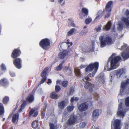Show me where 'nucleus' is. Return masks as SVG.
Listing matches in <instances>:
<instances>
[{
  "label": "nucleus",
  "instance_id": "obj_1",
  "mask_svg": "<svg viewBox=\"0 0 129 129\" xmlns=\"http://www.w3.org/2000/svg\"><path fill=\"white\" fill-rule=\"evenodd\" d=\"M99 66V63L97 62L90 64L86 68L85 73L87 74L92 72L88 75L90 77H93L97 71Z\"/></svg>",
  "mask_w": 129,
  "mask_h": 129
},
{
  "label": "nucleus",
  "instance_id": "obj_2",
  "mask_svg": "<svg viewBox=\"0 0 129 129\" xmlns=\"http://www.w3.org/2000/svg\"><path fill=\"white\" fill-rule=\"evenodd\" d=\"M116 55L115 53H113L109 58V60H110V66L111 68L115 69L117 68L118 66V62L121 59L120 56H115Z\"/></svg>",
  "mask_w": 129,
  "mask_h": 129
},
{
  "label": "nucleus",
  "instance_id": "obj_3",
  "mask_svg": "<svg viewBox=\"0 0 129 129\" xmlns=\"http://www.w3.org/2000/svg\"><path fill=\"white\" fill-rule=\"evenodd\" d=\"M101 42V47L102 48L104 47L108 44H113V42L109 37L106 36H102L99 37Z\"/></svg>",
  "mask_w": 129,
  "mask_h": 129
},
{
  "label": "nucleus",
  "instance_id": "obj_4",
  "mask_svg": "<svg viewBox=\"0 0 129 129\" xmlns=\"http://www.w3.org/2000/svg\"><path fill=\"white\" fill-rule=\"evenodd\" d=\"M122 102L119 103L118 107L117 115L118 116L123 118L126 114V110L125 107L122 106Z\"/></svg>",
  "mask_w": 129,
  "mask_h": 129
},
{
  "label": "nucleus",
  "instance_id": "obj_5",
  "mask_svg": "<svg viewBox=\"0 0 129 129\" xmlns=\"http://www.w3.org/2000/svg\"><path fill=\"white\" fill-rule=\"evenodd\" d=\"M39 45L43 49H47L49 48L50 45V40L47 38L43 39L40 42Z\"/></svg>",
  "mask_w": 129,
  "mask_h": 129
},
{
  "label": "nucleus",
  "instance_id": "obj_6",
  "mask_svg": "<svg viewBox=\"0 0 129 129\" xmlns=\"http://www.w3.org/2000/svg\"><path fill=\"white\" fill-rule=\"evenodd\" d=\"M113 2L110 1L107 4L104 10V12H106V14L105 15V18H108L110 15V13L111 11V5Z\"/></svg>",
  "mask_w": 129,
  "mask_h": 129
},
{
  "label": "nucleus",
  "instance_id": "obj_7",
  "mask_svg": "<svg viewBox=\"0 0 129 129\" xmlns=\"http://www.w3.org/2000/svg\"><path fill=\"white\" fill-rule=\"evenodd\" d=\"M125 48H126L125 52L123 53L122 55L124 59H126L129 57V47L127 46L126 44H125L121 46L120 50H122Z\"/></svg>",
  "mask_w": 129,
  "mask_h": 129
},
{
  "label": "nucleus",
  "instance_id": "obj_8",
  "mask_svg": "<svg viewBox=\"0 0 129 129\" xmlns=\"http://www.w3.org/2000/svg\"><path fill=\"white\" fill-rule=\"evenodd\" d=\"M124 15L126 16H124L122 17L121 20L126 25L129 26V11L126 10L124 13Z\"/></svg>",
  "mask_w": 129,
  "mask_h": 129
},
{
  "label": "nucleus",
  "instance_id": "obj_9",
  "mask_svg": "<svg viewBox=\"0 0 129 129\" xmlns=\"http://www.w3.org/2000/svg\"><path fill=\"white\" fill-rule=\"evenodd\" d=\"M128 83H129V79H127L126 81L125 82H122L121 86L120 92V94H126V92L125 91L126 88L125 87L127 84Z\"/></svg>",
  "mask_w": 129,
  "mask_h": 129
},
{
  "label": "nucleus",
  "instance_id": "obj_10",
  "mask_svg": "<svg viewBox=\"0 0 129 129\" xmlns=\"http://www.w3.org/2000/svg\"><path fill=\"white\" fill-rule=\"evenodd\" d=\"M121 123V120L118 119H113V121L112 122V126L113 125L114 129H121L120 125Z\"/></svg>",
  "mask_w": 129,
  "mask_h": 129
},
{
  "label": "nucleus",
  "instance_id": "obj_11",
  "mask_svg": "<svg viewBox=\"0 0 129 129\" xmlns=\"http://www.w3.org/2000/svg\"><path fill=\"white\" fill-rule=\"evenodd\" d=\"M15 66L18 69H20L21 67V60L20 58H16L13 61Z\"/></svg>",
  "mask_w": 129,
  "mask_h": 129
},
{
  "label": "nucleus",
  "instance_id": "obj_12",
  "mask_svg": "<svg viewBox=\"0 0 129 129\" xmlns=\"http://www.w3.org/2000/svg\"><path fill=\"white\" fill-rule=\"evenodd\" d=\"M77 120L76 117L74 115L71 116L67 122V124L68 125H71L74 124L76 122Z\"/></svg>",
  "mask_w": 129,
  "mask_h": 129
},
{
  "label": "nucleus",
  "instance_id": "obj_13",
  "mask_svg": "<svg viewBox=\"0 0 129 129\" xmlns=\"http://www.w3.org/2000/svg\"><path fill=\"white\" fill-rule=\"evenodd\" d=\"M125 69L124 68H122L116 70V78H120L123 74L125 73Z\"/></svg>",
  "mask_w": 129,
  "mask_h": 129
},
{
  "label": "nucleus",
  "instance_id": "obj_14",
  "mask_svg": "<svg viewBox=\"0 0 129 129\" xmlns=\"http://www.w3.org/2000/svg\"><path fill=\"white\" fill-rule=\"evenodd\" d=\"M88 105L87 103H85L80 104L78 106V108L80 111L86 110L88 108Z\"/></svg>",
  "mask_w": 129,
  "mask_h": 129
},
{
  "label": "nucleus",
  "instance_id": "obj_15",
  "mask_svg": "<svg viewBox=\"0 0 129 129\" xmlns=\"http://www.w3.org/2000/svg\"><path fill=\"white\" fill-rule=\"evenodd\" d=\"M67 100H63L58 103V108L60 109H63L67 105L68 102Z\"/></svg>",
  "mask_w": 129,
  "mask_h": 129
},
{
  "label": "nucleus",
  "instance_id": "obj_16",
  "mask_svg": "<svg viewBox=\"0 0 129 129\" xmlns=\"http://www.w3.org/2000/svg\"><path fill=\"white\" fill-rule=\"evenodd\" d=\"M97 81L101 84H103L105 82V78L103 73L100 74L96 78Z\"/></svg>",
  "mask_w": 129,
  "mask_h": 129
},
{
  "label": "nucleus",
  "instance_id": "obj_17",
  "mask_svg": "<svg viewBox=\"0 0 129 129\" xmlns=\"http://www.w3.org/2000/svg\"><path fill=\"white\" fill-rule=\"evenodd\" d=\"M21 54L20 50L17 49L14 50L12 54L13 58H15L19 56Z\"/></svg>",
  "mask_w": 129,
  "mask_h": 129
},
{
  "label": "nucleus",
  "instance_id": "obj_18",
  "mask_svg": "<svg viewBox=\"0 0 129 129\" xmlns=\"http://www.w3.org/2000/svg\"><path fill=\"white\" fill-rule=\"evenodd\" d=\"M99 115V110L98 109L95 110L93 111L92 115L93 119L96 120Z\"/></svg>",
  "mask_w": 129,
  "mask_h": 129
},
{
  "label": "nucleus",
  "instance_id": "obj_19",
  "mask_svg": "<svg viewBox=\"0 0 129 129\" xmlns=\"http://www.w3.org/2000/svg\"><path fill=\"white\" fill-rule=\"evenodd\" d=\"M104 14H105V15L106 13V12H104V10L103 11L102 10H99L97 13L96 17L94 19V20L97 19H100Z\"/></svg>",
  "mask_w": 129,
  "mask_h": 129
},
{
  "label": "nucleus",
  "instance_id": "obj_20",
  "mask_svg": "<svg viewBox=\"0 0 129 129\" xmlns=\"http://www.w3.org/2000/svg\"><path fill=\"white\" fill-rule=\"evenodd\" d=\"M93 86V85L91 84L89 82H86L84 86V87L86 89H88L89 91L91 92L92 91Z\"/></svg>",
  "mask_w": 129,
  "mask_h": 129
},
{
  "label": "nucleus",
  "instance_id": "obj_21",
  "mask_svg": "<svg viewBox=\"0 0 129 129\" xmlns=\"http://www.w3.org/2000/svg\"><path fill=\"white\" fill-rule=\"evenodd\" d=\"M19 118V114L17 113L13 115L12 121V122L15 124H17L18 122Z\"/></svg>",
  "mask_w": 129,
  "mask_h": 129
},
{
  "label": "nucleus",
  "instance_id": "obj_22",
  "mask_svg": "<svg viewBox=\"0 0 129 129\" xmlns=\"http://www.w3.org/2000/svg\"><path fill=\"white\" fill-rule=\"evenodd\" d=\"M8 83L7 79L5 78L2 79L0 81V86H6L8 84Z\"/></svg>",
  "mask_w": 129,
  "mask_h": 129
},
{
  "label": "nucleus",
  "instance_id": "obj_23",
  "mask_svg": "<svg viewBox=\"0 0 129 129\" xmlns=\"http://www.w3.org/2000/svg\"><path fill=\"white\" fill-rule=\"evenodd\" d=\"M67 54V51L66 50H63L59 53V57L60 59H63L65 57Z\"/></svg>",
  "mask_w": 129,
  "mask_h": 129
},
{
  "label": "nucleus",
  "instance_id": "obj_24",
  "mask_svg": "<svg viewBox=\"0 0 129 129\" xmlns=\"http://www.w3.org/2000/svg\"><path fill=\"white\" fill-rule=\"evenodd\" d=\"M111 25V22L110 21H109L108 22L106 25L103 27V29L105 30H108L110 29Z\"/></svg>",
  "mask_w": 129,
  "mask_h": 129
},
{
  "label": "nucleus",
  "instance_id": "obj_25",
  "mask_svg": "<svg viewBox=\"0 0 129 129\" xmlns=\"http://www.w3.org/2000/svg\"><path fill=\"white\" fill-rule=\"evenodd\" d=\"M64 61H62L57 67H55L54 68V70L57 71H59L62 68V65Z\"/></svg>",
  "mask_w": 129,
  "mask_h": 129
},
{
  "label": "nucleus",
  "instance_id": "obj_26",
  "mask_svg": "<svg viewBox=\"0 0 129 129\" xmlns=\"http://www.w3.org/2000/svg\"><path fill=\"white\" fill-rule=\"evenodd\" d=\"M82 11L83 16H85L88 15V10L87 9L83 8L82 9Z\"/></svg>",
  "mask_w": 129,
  "mask_h": 129
},
{
  "label": "nucleus",
  "instance_id": "obj_27",
  "mask_svg": "<svg viewBox=\"0 0 129 129\" xmlns=\"http://www.w3.org/2000/svg\"><path fill=\"white\" fill-rule=\"evenodd\" d=\"M34 97L32 95H29L26 98V100L29 102L31 103L34 100Z\"/></svg>",
  "mask_w": 129,
  "mask_h": 129
},
{
  "label": "nucleus",
  "instance_id": "obj_28",
  "mask_svg": "<svg viewBox=\"0 0 129 129\" xmlns=\"http://www.w3.org/2000/svg\"><path fill=\"white\" fill-rule=\"evenodd\" d=\"M48 69V67L45 68L43 70V71L42 72L41 75V76L43 77H46L47 72Z\"/></svg>",
  "mask_w": 129,
  "mask_h": 129
},
{
  "label": "nucleus",
  "instance_id": "obj_29",
  "mask_svg": "<svg viewBox=\"0 0 129 129\" xmlns=\"http://www.w3.org/2000/svg\"><path fill=\"white\" fill-rule=\"evenodd\" d=\"M51 97L53 99H57L59 98V96L55 92H53L51 93L50 94Z\"/></svg>",
  "mask_w": 129,
  "mask_h": 129
},
{
  "label": "nucleus",
  "instance_id": "obj_30",
  "mask_svg": "<svg viewBox=\"0 0 129 129\" xmlns=\"http://www.w3.org/2000/svg\"><path fill=\"white\" fill-rule=\"evenodd\" d=\"M38 122L37 120H35L33 121L31 125L32 126L33 128H36L38 126Z\"/></svg>",
  "mask_w": 129,
  "mask_h": 129
},
{
  "label": "nucleus",
  "instance_id": "obj_31",
  "mask_svg": "<svg viewBox=\"0 0 129 129\" xmlns=\"http://www.w3.org/2000/svg\"><path fill=\"white\" fill-rule=\"evenodd\" d=\"M91 43L92 45L91 46L89 47L90 49L88 51L90 52H92L94 51V45L95 44V42L94 41H92Z\"/></svg>",
  "mask_w": 129,
  "mask_h": 129
},
{
  "label": "nucleus",
  "instance_id": "obj_32",
  "mask_svg": "<svg viewBox=\"0 0 129 129\" xmlns=\"http://www.w3.org/2000/svg\"><path fill=\"white\" fill-rule=\"evenodd\" d=\"M76 30L75 29L73 28L71 29L67 33V35L69 36H71L73 35L74 33Z\"/></svg>",
  "mask_w": 129,
  "mask_h": 129
},
{
  "label": "nucleus",
  "instance_id": "obj_33",
  "mask_svg": "<svg viewBox=\"0 0 129 129\" xmlns=\"http://www.w3.org/2000/svg\"><path fill=\"white\" fill-rule=\"evenodd\" d=\"M66 71V73L68 75H70L71 74L72 71L71 69L68 67H66L64 69Z\"/></svg>",
  "mask_w": 129,
  "mask_h": 129
},
{
  "label": "nucleus",
  "instance_id": "obj_34",
  "mask_svg": "<svg viewBox=\"0 0 129 129\" xmlns=\"http://www.w3.org/2000/svg\"><path fill=\"white\" fill-rule=\"evenodd\" d=\"M4 109L3 104L0 103V115H2L4 113Z\"/></svg>",
  "mask_w": 129,
  "mask_h": 129
},
{
  "label": "nucleus",
  "instance_id": "obj_35",
  "mask_svg": "<svg viewBox=\"0 0 129 129\" xmlns=\"http://www.w3.org/2000/svg\"><path fill=\"white\" fill-rule=\"evenodd\" d=\"M70 43L69 42H64L60 44H59V46L61 48H63L66 46H67V44Z\"/></svg>",
  "mask_w": 129,
  "mask_h": 129
},
{
  "label": "nucleus",
  "instance_id": "obj_36",
  "mask_svg": "<svg viewBox=\"0 0 129 129\" xmlns=\"http://www.w3.org/2000/svg\"><path fill=\"white\" fill-rule=\"evenodd\" d=\"M26 104V102L25 101H23L22 104L21 105L20 108L19 110V112H20L24 108Z\"/></svg>",
  "mask_w": 129,
  "mask_h": 129
},
{
  "label": "nucleus",
  "instance_id": "obj_37",
  "mask_svg": "<svg viewBox=\"0 0 129 129\" xmlns=\"http://www.w3.org/2000/svg\"><path fill=\"white\" fill-rule=\"evenodd\" d=\"M47 107L46 105H45L42 109L41 110V115L43 117H44L45 116V112L46 111V108Z\"/></svg>",
  "mask_w": 129,
  "mask_h": 129
},
{
  "label": "nucleus",
  "instance_id": "obj_38",
  "mask_svg": "<svg viewBox=\"0 0 129 129\" xmlns=\"http://www.w3.org/2000/svg\"><path fill=\"white\" fill-rule=\"evenodd\" d=\"M75 72L77 77H80L81 74L80 70L77 68H75L74 70Z\"/></svg>",
  "mask_w": 129,
  "mask_h": 129
},
{
  "label": "nucleus",
  "instance_id": "obj_39",
  "mask_svg": "<svg viewBox=\"0 0 129 129\" xmlns=\"http://www.w3.org/2000/svg\"><path fill=\"white\" fill-rule=\"evenodd\" d=\"M74 108V106L73 105L68 106L66 108V109L69 112L72 111Z\"/></svg>",
  "mask_w": 129,
  "mask_h": 129
},
{
  "label": "nucleus",
  "instance_id": "obj_40",
  "mask_svg": "<svg viewBox=\"0 0 129 129\" xmlns=\"http://www.w3.org/2000/svg\"><path fill=\"white\" fill-rule=\"evenodd\" d=\"M104 69L107 71H110L111 70L114 69L113 68H111V67L110 66V67L109 68V65L108 63H107L106 66L105 67Z\"/></svg>",
  "mask_w": 129,
  "mask_h": 129
},
{
  "label": "nucleus",
  "instance_id": "obj_41",
  "mask_svg": "<svg viewBox=\"0 0 129 129\" xmlns=\"http://www.w3.org/2000/svg\"><path fill=\"white\" fill-rule=\"evenodd\" d=\"M88 31L87 30H83L80 33V35L81 36H85L87 33Z\"/></svg>",
  "mask_w": 129,
  "mask_h": 129
},
{
  "label": "nucleus",
  "instance_id": "obj_42",
  "mask_svg": "<svg viewBox=\"0 0 129 129\" xmlns=\"http://www.w3.org/2000/svg\"><path fill=\"white\" fill-rule=\"evenodd\" d=\"M0 67L1 70L3 71L4 72L6 71L7 70L6 68L5 64H4L3 63L2 64L1 66Z\"/></svg>",
  "mask_w": 129,
  "mask_h": 129
},
{
  "label": "nucleus",
  "instance_id": "obj_43",
  "mask_svg": "<svg viewBox=\"0 0 129 129\" xmlns=\"http://www.w3.org/2000/svg\"><path fill=\"white\" fill-rule=\"evenodd\" d=\"M68 25L70 26H72L74 27L75 26V24L74 21L72 20H69Z\"/></svg>",
  "mask_w": 129,
  "mask_h": 129
},
{
  "label": "nucleus",
  "instance_id": "obj_44",
  "mask_svg": "<svg viewBox=\"0 0 129 129\" xmlns=\"http://www.w3.org/2000/svg\"><path fill=\"white\" fill-rule=\"evenodd\" d=\"M123 25L122 23L119 22L117 28L119 30H121L123 27Z\"/></svg>",
  "mask_w": 129,
  "mask_h": 129
},
{
  "label": "nucleus",
  "instance_id": "obj_45",
  "mask_svg": "<svg viewBox=\"0 0 129 129\" xmlns=\"http://www.w3.org/2000/svg\"><path fill=\"white\" fill-rule=\"evenodd\" d=\"M125 105L127 107H129V96L127 97L125 99Z\"/></svg>",
  "mask_w": 129,
  "mask_h": 129
},
{
  "label": "nucleus",
  "instance_id": "obj_46",
  "mask_svg": "<svg viewBox=\"0 0 129 129\" xmlns=\"http://www.w3.org/2000/svg\"><path fill=\"white\" fill-rule=\"evenodd\" d=\"M110 76L112 78H116V73L115 70L114 71L112 72L110 74Z\"/></svg>",
  "mask_w": 129,
  "mask_h": 129
},
{
  "label": "nucleus",
  "instance_id": "obj_47",
  "mask_svg": "<svg viewBox=\"0 0 129 129\" xmlns=\"http://www.w3.org/2000/svg\"><path fill=\"white\" fill-rule=\"evenodd\" d=\"M9 98L8 97L6 96L4 98L3 102V103L4 104H6L9 101Z\"/></svg>",
  "mask_w": 129,
  "mask_h": 129
},
{
  "label": "nucleus",
  "instance_id": "obj_48",
  "mask_svg": "<svg viewBox=\"0 0 129 129\" xmlns=\"http://www.w3.org/2000/svg\"><path fill=\"white\" fill-rule=\"evenodd\" d=\"M86 123L85 122H81L80 123L79 125V127L80 128H83L85 127L86 125Z\"/></svg>",
  "mask_w": 129,
  "mask_h": 129
},
{
  "label": "nucleus",
  "instance_id": "obj_49",
  "mask_svg": "<svg viewBox=\"0 0 129 129\" xmlns=\"http://www.w3.org/2000/svg\"><path fill=\"white\" fill-rule=\"evenodd\" d=\"M78 100V98L76 97H72L71 100V103H72L74 101H77Z\"/></svg>",
  "mask_w": 129,
  "mask_h": 129
},
{
  "label": "nucleus",
  "instance_id": "obj_50",
  "mask_svg": "<svg viewBox=\"0 0 129 129\" xmlns=\"http://www.w3.org/2000/svg\"><path fill=\"white\" fill-rule=\"evenodd\" d=\"M68 84V81H63L62 83V85L64 87H66Z\"/></svg>",
  "mask_w": 129,
  "mask_h": 129
},
{
  "label": "nucleus",
  "instance_id": "obj_51",
  "mask_svg": "<svg viewBox=\"0 0 129 129\" xmlns=\"http://www.w3.org/2000/svg\"><path fill=\"white\" fill-rule=\"evenodd\" d=\"M91 20L92 19L90 17L87 18L85 20V23L86 24H89L91 22Z\"/></svg>",
  "mask_w": 129,
  "mask_h": 129
},
{
  "label": "nucleus",
  "instance_id": "obj_52",
  "mask_svg": "<svg viewBox=\"0 0 129 129\" xmlns=\"http://www.w3.org/2000/svg\"><path fill=\"white\" fill-rule=\"evenodd\" d=\"M55 90L56 92H58L60 89V86L57 85H56L55 87Z\"/></svg>",
  "mask_w": 129,
  "mask_h": 129
},
{
  "label": "nucleus",
  "instance_id": "obj_53",
  "mask_svg": "<svg viewBox=\"0 0 129 129\" xmlns=\"http://www.w3.org/2000/svg\"><path fill=\"white\" fill-rule=\"evenodd\" d=\"M47 114L49 116L53 115L54 114L53 111V110L49 111Z\"/></svg>",
  "mask_w": 129,
  "mask_h": 129
},
{
  "label": "nucleus",
  "instance_id": "obj_54",
  "mask_svg": "<svg viewBox=\"0 0 129 129\" xmlns=\"http://www.w3.org/2000/svg\"><path fill=\"white\" fill-rule=\"evenodd\" d=\"M10 75L12 77H14L16 76L15 73L13 71H11L9 72Z\"/></svg>",
  "mask_w": 129,
  "mask_h": 129
},
{
  "label": "nucleus",
  "instance_id": "obj_55",
  "mask_svg": "<svg viewBox=\"0 0 129 129\" xmlns=\"http://www.w3.org/2000/svg\"><path fill=\"white\" fill-rule=\"evenodd\" d=\"M58 2L62 6H63L64 5L65 3L64 0H59Z\"/></svg>",
  "mask_w": 129,
  "mask_h": 129
},
{
  "label": "nucleus",
  "instance_id": "obj_56",
  "mask_svg": "<svg viewBox=\"0 0 129 129\" xmlns=\"http://www.w3.org/2000/svg\"><path fill=\"white\" fill-rule=\"evenodd\" d=\"M50 129H54V125L52 123H50L49 124Z\"/></svg>",
  "mask_w": 129,
  "mask_h": 129
},
{
  "label": "nucleus",
  "instance_id": "obj_57",
  "mask_svg": "<svg viewBox=\"0 0 129 129\" xmlns=\"http://www.w3.org/2000/svg\"><path fill=\"white\" fill-rule=\"evenodd\" d=\"M101 25H99L98 27H97L95 28V29H96V31L98 32L101 30Z\"/></svg>",
  "mask_w": 129,
  "mask_h": 129
},
{
  "label": "nucleus",
  "instance_id": "obj_58",
  "mask_svg": "<svg viewBox=\"0 0 129 129\" xmlns=\"http://www.w3.org/2000/svg\"><path fill=\"white\" fill-rule=\"evenodd\" d=\"M42 79L41 82V84H42L44 83L46 80L47 79V77H44Z\"/></svg>",
  "mask_w": 129,
  "mask_h": 129
},
{
  "label": "nucleus",
  "instance_id": "obj_59",
  "mask_svg": "<svg viewBox=\"0 0 129 129\" xmlns=\"http://www.w3.org/2000/svg\"><path fill=\"white\" fill-rule=\"evenodd\" d=\"M35 112V110L34 109H32L29 112V115H32Z\"/></svg>",
  "mask_w": 129,
  "mask_h": 129
},
{
  "label": "nucleus",
  "instance_id": "obj_60",
  "mask_svg": "<svg viewBox=\"0 0 129 129\" xmlns=\"http://www.w3.org/2000/svg\"><path fill=\"white\" fill-rule=\"evenodd\" d=\"M93 95L94 96L95 98L96 99L99 97L98 94L96 93H95L94 94H93Z\"/></svg>",
  "mask_w": 129,
  "mask_h": 129
},
{
  "label": "nucleus",
  "instance_id": "obj_61",
  "mask_svg": "<svg viewBox=\"0 0 129 129\" xmlns=\"http://www.w3.org/2000/svg\"><path fill=\"white\" fill-rule=\"evenodd\" d=\"M38 114V113L37 111L35 112L33 115V117H35Z\"/></svg>",
  "mask_w": 129,
  "mask_h": 129
},
{
  "label": "nucleus",
  "instance_id": "obj_62",
  "mask_svg": "<svg viewBox=\"0 0 129 129\" xmlns=\"http://www.w3.org/2000/svg\"><path fill=\"white\" fill-rule=\"evenodd\" d=\"M84 79L86 81L89 80L90 78L88 76H86L84 78Z\"/></svg>",
  "mask_w": 129,
  "mask_h": 129
},
{
  "label": "nucleus",
  "instance_id": "obj_63",
  "mask_svg": "<svg viewBox=\"0 0 129 129\" xmlns=\"http://www.w3.org/2000/svg\"><path fill=\"white\" fill-rule=\"evenodd\" d=\"M85 66L84 65H81L79 67L80 69H82L85 68Z\"/></svg>",
  "mask_w": 129,
  "mask_h": 129
},
{
  "label": "nucleus",
  "instance_id": "obj_64",
  "mask_svg": "<svg viewBox=\"0 0 129 129\" xmlns=\"http://www.w3.org/2000/svg\"><path fill=\"white\" fill-rule=\"evenodd\" d=\"M51 82H52L51 80L50 79H48V81L47 82V83L48 84H50L51 83Z\"/></svg>",
  "mask_w": 129,
  "mask_h": 129
}]
</instances>
